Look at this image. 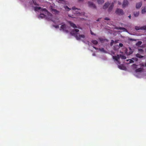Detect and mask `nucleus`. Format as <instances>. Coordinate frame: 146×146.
Wrapping results in <instances>:
<instances>
[{"label": "nucleus", "mask_w": 146, "mask_h": 146, "mask_svg": "<svg viewBox=\"0 0 146 146\" xmlns=\"http://www.w3.org/2000/svg\"><path fill=\"white\" fill-rule=\"evenodd\" d=\"M75 37L78 40H82V39L85 38V36L84 35H75Z\"/></svg>", "instance_id": "f03ea898"}, {"label": "nucleus", "mask_w": 146, "mask_h": 146, "mask_svg": "<svg viewBox=\"0 0 146 146\" xmlns=\"http://www.w3.org/2000/svg\"><path fill=\"white\" fill-rule=\"evenodd\" d=\"M110 7H111L112 8H113L114 7V3L113 2L112 3Z\"/></svg>", "instance_id": "2f4dec72"}, {"label": "nucleus", "mask_w": 146, "mask_h": 146, "mask_svg": "<svg viewBox=\"0 0 146 146\" xmlns=\"http://www.w3.org/2000/svg\"><path fill=\"white\" fill-rule=\"evenodd\" d=\"M99 40H100V41L102 42H103L105 41H108V40L107 39H104L102 38H99Z\"/></svg>", "instance_id": "4468645a"}, {"label": "nucleus", "mask_w": 146, "mask_h": 146, "mask_svg": "<svg viewBox=\"0 0 146 146\" xmlns=\"http://www.w3.org/2000/svg\"><path fill=\"white\" fill-rule=\"evenodd\" d=\"M66 28V25L65 24H63L60 27V30H61L62 29L63 31Z\"/></svg>", "instance_id": "9d476101"}, {"label": "nucleus", "mask_w": 146, "mask_h": 146, "mask_svg": "<svg viewBox=\"0 0 146 146\" xmlns=\"http://www.w3.org/2000/svg\"><path fill=\"white\" fill-rule=\"evenodd\" d=\"M79 30L78 29H74L73 30H72V31H71L70 33L72 35L74 36L75 37V35H77V33L76 34L75 32H76V33L78 32H79Z\"/></svg>", "instance_id": "20e7f679"}, {"label": "nucleus", "mask_w": 146, "mask_h": 146, "mask_svg": "<svg viewBox=\"0 0 146 146\" xmlns=\"http://www.w3.org/2000/svg\"><path fill=\"white\" fill-rule=\"evenodd\" d=\"M92 42L93 44H96L98 43V41L96 40H93L92 41Z\"/></svg>", "instance_id": "393cba45"}, {"label": "nucleus", "mask_w": 146, "mask_h": 146, "mask_svg": "<svg viewBox=\"0 0 146 146\" xmlns=\"http://www.w3.org/2000/svg\"><path fill=\"white\" fill-rule=\"evenodd\" d=\"M63 31H64V32L67 33L68 32V31L67 30L64 29V30H63Z\"/></svg>", "instance_id": "f704fd0d"}, {"label": "nucleus", "mask_w": 146, "mask_h": 146, "mask_svg": "<svg viewBox=\"0 0 146 146\" xmlns=\"http://www.w3.org/2000/svg\"><path fill=\"white\" fill-rule=\"evenodd\" d=\"M143 69L141 68H139L138 69H137L135 70V72H138L143 71Z\"/></svg>", "instance_id": "f8f14e48"}, {"label": "nucleus", "mask_w": 146, "mask_h": 146, "mask_svg": "<svg viewBox=\"0 0 146 146\" xmlns=\"http://www.w3.org/2000/svg\"><path fill=\"white\" fill-rule=\"evenodd\" d=\"M99 19H98V20H97V21H99Z\"/></svg>", "instance_id": "603ef678"}, {"label": "nucleus", "mask_w": 146, "mask_h": 146, "mask_svg": "<svg viewBox=\"0 0 146 146\" xmlns=\"http://www.w3.org/2000/svg\"><path fill=\"white\" fill-rule=\"evenodd\" d=\"M129 50H130L129 52H127L128 55H129L131 54H132V53L133 52V51L132 50H131V48H129Z\"/></svg>", "instance_id": "a211bd4d"}, {"label": "nucleus", "mask_w": 146, "mask_h": 146, "mask_svg": "<svg viewBox=\"0 0 146 146\" xmlns=\"http://www.w3.org/2000/svg\"><path fill=\"white\" fill-rule=\"evenodd\" d=\"M118 4L119 5H121V2L119 1H118Z\"/></svg>", "instance_id": "37998d69"}, {"label": "nucleus", "mask_w": 146, "mask_h": 146, "mask_svg": "<svg viewBox=\"0 0 146 146\" xmlns=\"http://www.w3.org/2000/svg\"><path fill=\"white\" fill-rule=\"evenodd\" d=\"M136 56L137 57L140 58H142L143 57V56H141L139 54H137Z\"/></svg>", "instance_id": "b1692460"}, {"label": "nucleus", "mask_w": 146, "mask_h": 146, "mask_svg": "<svg viewBox=\"0 0 146 146\" xmlns=\"http://www.w3.org/2000/svg\"><path fill=\"white\" fill-rule=\"evenodd\" d=\"M113 58L117 62H119V64H120V62L118 60L119 59V55H117V56H113Z\"/></svg>", "instance_id": "423d86ee"}, {"label": "nucleus", "mask_w": 146, "mask_h": 146, "mask_svg": "<svg viewBox=\"0 0 146 146\" xmlns=\"http://www.w3.org/2000/svg\"><path fill=\"white\" fill-rule=\"evenodd\" d=\"M142 5V3L141 2H140L139 3H137L136 5V8L137 9L140 8L141 6Z\"/></svg>", "instance_id": "1a4fd4ad"}, {"label": "nucleus", "mask_w": 146, "mask_h": 146, "mask_svg": "<svg viewBox=\"0 0 146 146\" xmlns=\"http://www.w3.org/2000/svg\"><path fill=\"white\" fill-rule=\"evenodd\" d=\"M135 29L136 30L138 31L140 30L141 27L136 26L135 27Z\"/></svg>", "instance_id": "5701e85b"}, {"label": "nucleus", "mask_w": 146, "mask_h": 146, "mask_svg": "<svg viewBox=\"0 0 146 146\" xmlns=\"http://www.w3.org/2000/svg\"><path fill=\"white\" fill-rule=\"evenodd\" d=\"M142 42L141 41H139L136 44V45L137 46H140L142 44Z\"/></svg>", "instance_id": "2eb2a0df"}, {"label": "nucleus", "mask_w": 146, "mask_h": 146, "mask_svg": "<svg viewBox=\"0 0 146 146\" xmlns=\"http://www.w3.org/2000/svg\"><path fill=\"white\" fill-rule=\"evenodd\" d=\"M118 68H119V69H121V66H120L119 65V66H118Z\"/></svg>", "instance_id": "49530a36"}, {"label": "nucleus", "mask_w": 146, "mask_h": 146, "mask_svg": "<svg viewBox=\"0 0 146 146\" xmlns=\"http://www.w3.org/2000/svg\"><path fill=\"white\" fill-rule=\"evenodd\" d=\"M113 42H114V41L113 40H111V42L110 43V44L111 45H113Z\"/></svg>", "instance_id": "c9c22d12"}, {"label": "nucleus", "mask_w": 146, "mask_h": 146, "mask_svg": "<svg viewBox=\"0 0 146 146\" xmlns=\"http://www.w3.org/2000/svg\"><path fill=\"white\" fill-rule=\"evenodd\" d=\"M141 12L142 13H144L146 12V8L144 7V8L142 9Z\"/></svg>", "instance_id": "4be33fe9"}, {"label": "nucleus", "mask_w": 146, "mask_h": 146, "mask_svg": "<svg viewBox=\"0 0 146 146\" xmlns=\"http://www.w3.org/2000/svg\"><path fill=\"white\" fill-rule=\"evenodd\" d=\"M45 16V15L43 14H40L39 16V18H41L44 17Z\"/></svg>", "instance_id": "6ab92c4d"}, {"label": "nucleus", "mask_w": 146, "mask_h": 146, "mask_svg": "<svg viewBox=\"0 0 146 146\" xmlns=\"http://www.w3.org/2000/svg\"><path fill=\"white\" fill-rule=\"evenodd\" d=\"M105 20H110V19L108 17H106L104 19Z\"/></svg>", "instance_id": "58836bf2"}, {"label": "nucleus", "mask_w": 146, "mask_h": 146, "mask_svg": "<svg viewBox=\"0 0 146 146\" xmlns=\"http://www.w3.org/2000/svg\"><path fill=\"white\" fill-rule=\"evenodd\" d=\"M137 66V65H135V64H133L132 65V66H133V68H136Z\"/></svg>", "instance_id": "7c9ffc66"}, {"label": "nucleus", "mask_w": 146, "mask_h": 146, "mask_svg": "<svg viewBox=\"0 0 146 146\" xmlns=\"http://www.w3.org/2000/svg\"><path fill=\"white\" fill-rule=\"evenodd\" d=\"M118 62V64H119V62Z\"/></svg>", "instance_id": "864d4df0"}, {"label": "nucleus", "mask_w": 146, "mask_h": 146, "mask_svg": "<svg viewBox=\"0 0 146 146\" xmlns=\"http://www.w3.org/2000/svg\"><path fill=\"white\" fill-rule=\"evenodd\" d=\"M115 29L117 30H122L123 31L127 32V30L124 27H116Z\"/></svg>", "instance_id": "0eeeda50"}, {"label": "nucleus", "mask_w": 146, "mask_h": 146, "mask_svg": "<svg viewBox=\"0 0 146 146\" xmlns=\"http://www.w3.org/2000/svg\"><path fill=\"white\" fill-rule=\"evenodd\" d=\"M119 58H121L122 59H126V57L124 55H119Z\"/></svg>", "instance_id": "f3484780"}, {"label": "nucleus", "mask_w": 146, "mask_h": 146, "mask_svg": "<svg viewBox=\"0 0 146 146\" xmlns=\"http://www.w3.org/2000/svg\"><path fill=\"white\" fill-rule=\"evenodd\" d=\"M69 23L71 27H72L73 28H77V27L76 25L72 22L69 21Z\"/></svg>", "instance_id": "6e6552de"}, {"label": "nucleus", "mask_w": 146, "mask_h": 146, "mask_svg": "<svg viewBox=\"0 0 146 146\" xmlns=\"http://www.w3.org/2000/svg\"><path fill=\"white\" fill-rule=\"evenodd\" d=\"M100 51H102L103 52H105L104 49V48H100Z\"/></svg>", "instance_id": "72a5a7b5"}, {"label": "nucleus", "mask_w": 146, "mask_h": 146, "mask_svg": "<svg viewBox=\"0 0 146 146\" xmlns=\"http://www.w3.org/2000/svg\"><path fill=\"white\" fill-rule=\"evenodd\" d=\"M115 13L119 15H123L124 14L123 10L119 8L116 9L115 11Z\"/></svg>", "instance_id": "f257e3e1"}, {"label": "nucleus", "mask_w": 146, "mask_h": 146, "mask_svg": "<svg viewBox=\"0 0 146 146\" xmlns=\"http://www.w3.org/2000/svg\"><path fill=\"white\" fill-rule=\"evenodd\" d=\"M76 13H77V14H80V12H79V11H77Z\"/></svg>", "instance_id": "a18cd8bd"}, {"label": "nucleus", "mask_w": 146, "mask_h": 146, "mask_svg": "<svg viewBox=\"0 0 146 146\" xmlns=\"http://www.w3.org/2000/svg\"><path fill=\"white\" fill-rule=\"evenodd\" d=\"M110 7H111L112 8H113L114 7V3L113 2L112 3Z\"/></svg>", "instance_id": "473e14b6"}, {"label": "nucleus", "mask_w": 146, "mask_h": 146, "mask_svg": "<svg viewBox=\"0 0 146 146\" xmlns=\"http://www.w3.org/2000/svg\"><path fill=\"white\" fill-rule=\"evenodd\" d=\"M83 0H78V1H83Z\"/></svg>", "instance_id": "09e8293b"}, {"label": "nucleus", "mask_w": 146, "mask_h": 146, "mask_svg": "<svg viewBox=\"0 0 146 146\" xmlns=\"http://www.w3.org/2000/svg\"><path fill=\"white\" fill-rule=\"evenodd\" d=\"M54 27L56 28H59V25H54Z\"/></svg>", "instance_id": "e433bc0d"}, {"label": "nucleus", "mask_w": 146, "mask_h": 146, "mask_svg": "<svg viewBox=\"0 0 146 146\" xmlns=\"http://www.w3.org/2000/svg\"><path fill=\"white\" fill-rule=\"evenodd\" d=\"M93 48L95 49L96 50H97L98 49V48H96V47H94V46H93Z\"/></svg>", "instance_id": "c03bdc74"}, {"label": "nucleus", "mask_w": 146, "mask_h": 146, "mask_svg": "<svg viewBox=\"0 0 146 146\" xmlns=\"http://www.w3.org/2000/svg\"><path fill=\"white\" fill-rule=\"evenodd\" d=\"M130 63H133L134 62V61L133 60H131L130 61Z\"/></svg>", "instance_id": "79ce46f5"}, {"label": "nucleus", "mask_w": 146, "mask_h": 146, "mask_svg": "<svg viewBox=\"0 0 146 146\" xmlns=\"http://www.w3.org/2000/svg\"><path fill=\"white\" fill-rule=\"evenodd\" d=\"M140 30H146V25L141 27Z\"/></svg>", "instance_id": "aec40b11"}, {"label": "nucleus", "mask_w": 146, "mask_h": 146, "mask_svg": "<svg viewBox=\"0 0 146 146\" xmlns=\"http://www.w3.org/2000/svg\"><path fill=\"white\" fill-rule=\"evenodd\" d=\"M91 34L92 35H96L94 34L93 32H92V31L91 30Z\"/></svg>", "instance_id": "ea45409f"}, {"label": "nucleus", "mask_w": 146, "mask_h": 146, "mask_svg": "<svg viewBox=\"0 0 146 146\" xmlns=\"http://www.w3.org/2000/svg\"><path fill=\"white\" fill-rule=\"evenodd\" d=\"M40 7H35L34 8V10L35 11H37L41 9Z\"/></svg>", "instance_id": "412c9836"}, {"label": "nucleus", "mask_w": 146, "mask_h": 146, "mask_svg": "<svg viewBox=\"0 0 146 146\" xmlns=\"http://www.w3.org/2000/svg\"><path fill=\"white\" fill-rule=\"evenodd\" d=\"M59 1H63V0H58Z\"/></svg>", "instance_id": "3c124183"}, {"label": "nucleus", "mask_w": 146, "mask_h": 146, "mask_svg": "<svg viewBox=\"0 0 146 146\" xmlns=\"http://www.w3.org/2000/svg\"><path fill=\"white\" fill-rule=\"evenodd\" d=\"M129 40L130 41H136L137 40V39H133V38H129Z\"/></svg>", "instance_id": "c756f323"}, {"label": "nucleus", "mask_w": 146, "mask_h": 146, "mask_svg": "<svg viewBox=\"0 0 146 146\" xmlns=\"http://www.w3.org/2000/svg\"><path fill=\"white\" fill-rule=\"evenodd\" d=\"M113 8H112L111 7H109V8L108 9V11H109V12H110V11H112V9Z\"/></svg>", "instance_id": "c85d7f7f"}, {"label": "nucleus", "mask_w": 146, "mask_h": 146, "mask_svg": "<svg viewBox=\"0 0 146 146\" xmlns=\"http://www.w3.org/2000/svg\"><path fill=\"white\" fill-rule=\"evenodd\" d=\"M47 11V10L46 9H42V11Z\"/></svg>", "instance_id": "a19ab883"}, {"label": "nucleus", "mask_w": 146, "mask_h": 146, "mask_svg": "<svg viewBox=\"0 0 146 146\" xmlns=\"http://www.w3.org/2000/svg\"><path fill=\"white\" fill-rule=\"evenodd\" d=\"M88 5L89 7L92 8L93 9H96V7L95 4L92 2L91 1H88Z\"/></svg>", "instance_id": "7ed1b4c3"}, {"label": "nucleus", "mask_w": 146, "mask_h": 146, "mask_svg": "<svg viewBox=\"0 0 146 146\" xmlns=\"http://www.w3.org/2000/svg\"><path fill=\"white\" fill-rule=\"evenodd\" d=\"M128 1L127 0H124L123 5V8H124L128 5Z\"/></svg>", "instance_id": "39448f33"}, {"label": "nucleus", "mask_w": 146, "mask_h": 146, "mask_svg": "<svg viewBox=\"0 0 146 146\" xmlns=\"http://www.w3.org/2000/svg\"><path fill=\"white\" fill-rule=\"evenodd\" d=\"M53 11H54V12L56 14H58L59 12V11L55 9H54Z\"/></svg>", "instance_id": "bb28decb"}, {"label": "nucleus", "mask_w": 146, "mask_h": 146, "mask_svg": "<svg viewBox=\"0 0 146 146\" xmlns=\"http://www.w3.org/2000/svg\"><path fill=\"white\" fill-rule=\"evenodd\" d=\"M109 5V3H105L103 7V8L104 9H105L108 7Z\"/></svg>", "instance_id": "9b49d317"}, {"label": "nucleus", "mask_w": 146, "mask_h": 146, "mask_svg": "<svg viewBox=\"0 0 146 146\" xmlns=\"http://www.w3.org/2000/svg\"><path fill=\"white\" fill-rule=\"evenodd\" d=\"M72 9L73 10H75L76 9L80 10V9H78L77 8H76L75 7H72Z\"/></svg>", "instance_id": "cd10ccee"}, {"label": "nucleus", "mask_w": 146, "mask_h": 146, "mask_svg": "<svg viewBox=\"0 0 146 146\" xmlns=\"http://www.w3.org/2000/svg\"><path fill=\"white\" fill-rule=\"evenodd\" d=\"M97 2L99 4H102L104 2V0H97Z\"/></svg>", "instance_id": "dca6fc26"}, {"label": "nucleus", "mask_w": 146, "mask_h": 146, "mask_svg": "<svg viewBox=\"0 0 146 146\" xmlns=\"http://www.w3.org/2000/svg\"><path fill=\"white\" fill-rule=\"evenodd\" d=\"M64 8L66 9H68V10H67L68 11H69V10H70L71 9L70 8H69V7H68V6H64Z\"/></svg>", "instance_id": "a878e982"}, {"label": "nucleus", "mask_w": 146, "mask_h": 146, "mask_svg": "<svg viewBox=\"0 0 146 146\" xmlns=\"http://www.w3.org/2000/svg\"><path fill=\"white\" fill-rule=\"evenodd\" d=\"M128 17L130 18V19H131V15H130L129 16H128Z\"/></svg>", "instance_id": "de8ad7c7"}, {"label": "nucleus", "mask_w": 146, "mask_h": 146, "mask_svg": "<svg viewBox=\"0 0 146 146\" xmlns=\"http://www.w3.org/2000/svg\"><path fill=\"white\" fill-rule=\"evenodd\" d=\"M119 46L120 47H122L123 46V44L121 43H120L119 44Z\"/></svg>", "instance_id": "4c0bfd02"}, {"label": "nucleus", "mask_w": 146, "mask_h": 146, "mask_svg": "<svg viewBox=\"0 0 146 146\" xmlns=\"http://www.w3.org/2000/svg\"><path fill=\"white\" fill-rule=\"evenodd\" d=\"M133 15L135 17H137L139 15V11L134 12Z\"/></svg>", "instance_id": "ddd939ff"}, {"label": "nucleus", "mask_w": 146, "mask_h": 146, "mask_svg": "<svg viewBox=\"0 0 146 146\" xmlns=\"http://www.w3.org/2000/svg\"><path fill=\"white\" fill-rule=\"evenodd\" d=\"M144 65H145V66H146V62H145V63L144 64Z\"/></svg>", "instance_id": "8fccbe9b"}]
</instances>
